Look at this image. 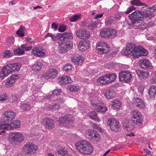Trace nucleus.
<instances>
[{"mask_svg": "<svg viewBox=\"0 0 156 156\" xmlns=\"http://www.w3.org/2000/svg\"><path fill=\"white\" fill-rule=\"evenodd\" d=\"M58 152L59 154L62 156H65L66 155L67 151L66 150L65 148H63L58 151Z\"/></svg>", "mask_w": 156, "mask_h": 156, "instance_id": "53", "label": "nucleus"}, {"mask_svg": "<svg viewBox=\"0 0 156 156\" xmlns=\"http://www.w3.org/2000/svg\"><path fill=\"white\" fill-rule=\"evenodd\" d=\"M153 14L148 12H141L139 11H135L129 15V18L132 20H144L147 18L152 17Z\"/></svg>", "mask_w": 156, "mask_h": 156, "instance_id": "2", "label": "nucleus"}, {"mask_svg": "<svg viewBox=\"0 0 156 156\" xmlns=\"http://www.w3.org/2000/svg\"><path fill=\"white\" fill-rule=\"evenodd\" d=\"M135 9V8L134 6H132L128 8L126 11L124 12V13L126 14H128Z\"/></svg>", "mask_w": 156, "mask_h": 156, "instance_id": "56", "label": "nucleus"}, {"mask_svg": "<svg viewBox=\"0 0 156 156\" xmlns=\"http://www.w3.org/2000/svg\"><path fill=\"white\" fill-rule=\"evenodd\" d=\"M69 89L71 91L77 92L80 90V88L79 87L72 85L69 86Z\"/></svg>", "mask_w": 156, "mask_h": 156, "instance_id": "47", "label": "nucleus"}, {"mask_svg": "<svg viewBox=\"0 0 156 156\" xmlns=\"http://www.w3.org/2000/svg\"><path fill=\"white\" fill-rule=\"evenodd\" d=\"M45 38L48 37H50L52 40L54 41L59 40L62 37V34H58L56 36H54L51 33H48L45 36Z\"/></svg>", "mask_w": 156, "mask_h": 156, "instance_id": "32", "label": "nucleus"}, {"mask_svg": "<svg viewBox=\"0 0 156 156\" xmlns=\"http://www.w3.org/2000/svg\"><path fill=\"white\" fill-rule=\"evenodd\" d=\"M142 6L141 9L142 11H149L148 10H149V7L146 4L144 3H143L142 4L141 6Z\"/></svg>", "mask_w": 156, "mask_h": 156, "instance_id": "54", "label": "nucleus"}, {"mask_svg": "<svg viewBox=\"0 0 156 156\" xmlns=\"http://www.w3.org/2000/svg\"><path fill=\"white\" fill-rule=\"evenodd\" d=\"M80 17V15L79 14H75L71 16L70 20L71 22H74L78 20Z\"/></svg>", "mask_w": 156, "mask_h": 156, "instance_id": "48", "label": "nucleus"}, {"mask_svg": "<svg viewBox=\"0 0 156 156\" xmlns=\"http://www.w3.org/2000/svg\"><path fill=\"white\" fill-rule=\"evenodd\" d=\"M77 36L80 39H88L90 37V34L89 31L86 30L80 29L76 32Z\"/></svg>", "mask_w": 156, "mask_h": 156, "instance_id": "18", "label": "nucleus"}, {"mask_svg": "<svg viewBox=\"0 0 156 156\" xmlns=\"http://www.w3.org/2000/svg\"><path fill=\"white\" fill-rule=\"evenodd\" d=\"M42 124L46 129H51L54 128L55 125L54 120L51 119L47 118L42 121Z\"/></svg>", "mask_w": 156, "mask_h": 156, "instance_id": "15", "label": "nucleus"}, {"mask_svg": "<svg viewBox=\"0 0 156 156\" xmlns=\"http://www.w3.org/2000/svg\"><path fill=\"white\" fill-rule=\"evenodd\" d=\"M20 109L23 111H29L31 108L30 104L27 103L21 104L20 106Z\"/></svg>", "mask_w": 156, "mask_h": 156, "instance_id": "37", "label": "nucleus"}, {"mask_svg": "<svg viewBox=\"0 0 156 156\" xmlns=\"http://www.w3.org/2000/svg\"><path fill=\"white\" fill-rule=\"evenodd\" d=\"M8 98L7 94L6 93H4L0 95V101H4L7 100Z\"/></svg>", "mask_w": 156, "mask_h": 156, "instance_id": "55", "label": "nucleus"}, {"mask_svg": "<svg viewBox=\"0 0 156 156\" xmlns=\"http://www.w3.org/2000/svg\"><path fill=\"white\" fill-rule=\"evenodd\" d=\"M72 118V115H67L62 116L59 119L60 123L61 125L63 124L66 126V124H69L72 122L73 120Z\"/></svg>", "mask_w": 156, "mask_h": 156, "instance_id": "22", "label": "nucleus"}, {"mask_svg": "<svg viewBox=\"0 0 156 156\" xmlns=\"http://www.w3.org/2000/svg\"><path fill=\"white\" fill-rule=\"evenodd\" d=\"M18 75H12L10 78H8L6 80L5 86L7 87H9L12 86L15 82L16 79L19 78Z\"/></svg>", "mask_w": 156, "mask_h": 156, "instance_id": "20", "label": "nucleus"}, {"mask_svg": "<svg viewBox=\"0 0 156 156\" xmlns=\"http://www.w3.org/2000/svg\"><path fill=\"white\" fill-rule=\"evenodd\" d=\"M59 106L56 103H51L49 104L48 106V108L49 110H58L59 108Z\"/></svg>", "mask_w": 156, "mask_h": 156, "instance_id": "42", "label": "nucleus"}, {"mask_svg": "<svg viewBox=\"0 0 156 156\" xmlns=\"http://www.w3.org/2000/svg\"><path fill=\"white\" fill-rule=\"evenodd\" d=\"M139 64L141 68L144 69L151 70L153 68V66L151 65V63L147 59H141L140 60Z\"/></svg>", "mask_w": 156, "mask_h": 156, "instance_id": "19", "label": "nucleus"}, {"mask_svg": "<svg viewBox=\"0 0 156 156\" xmlns=\"http://www.w3.org/2000/svg\"><path fill=\"white\" fill-rule=\"evenodd\" d=\"M21 48L26 51H27L30 50L32 48V46L30 45L28 46L27 44H23L21 46Z\"/></svg>", "mask_w": 156, "mask_h": 156, "instance_id": "52", "label": "nucleus"}, {"mask_svg": "<svg viewBox=\"0 0 156 156\" xmlns=\"http://www.w3.org/2000/svg\"><path fill=\"white\" fill-rule=\"evenodd\" d=\"M107 123L110 126V129L113 131L117 132L121 129V126L119 124V121L115 118L109 119Z\"/></svg>", "mask_w": 156, "mask_h": 156, "instance_id": "10", "label": "nucleus"}, {"mask_svg": "<svg viewBox=\"0 0 156 156\" xmlns=\"http://www.w3.org/2000/svg\"><path fill=\"white\" fill-rule=\"evenodd\" d=\"M152 83H156V75H154L151 80Z\"/></svg>", "mask_w": 156, "mask_h": 156, "instance_id": "62", "label": "nucleus"}, {"mask_svg": "<svg viewBox=\"0 0 156 156\" xmlns=\"http://www.w3.org/2000/svg\"><path fill=\"white\" fill-rule=\"evenodd\" d=\"M109 49L108 45L105 42H101L97 44V51L99 54L105 53L108 52Z\"/></svg>", "mask_w": 156, "mask_h": 156, "instance_id": "12", "label": "nucleus"}, {"mask_svg": "<svg viewBox=\"0 0 156 156\" xmlns=\"http://www.w3.org/2000/svg\"><path fill=\"white\" fill-rule=\"evenodd\" d=\"M117 75L115 73L106 74L100 77L97 80V83L99 84L105 85L111 83L115 81Z\"/></svg>", "mask_w": 156, "mask_h": 156, "instance_id": "5", "label": "nucleus"}, {"mask_svg": "<svg viewBox=\"0 0 156 156\" xmlns=\"http://www.w3.org/2000/svg\"><path fill=\"white\" fill-rule=\"evenodd\" d=\"M89 117L92 120L99 122L100 121L99 118L97 116V114L94 111H92L89 114Z\"/></svg>", "mask_w": 156, "mask_h": 156, "instance_id": "34", "label": "nucleus"}, {"mask_svg": "<svg viewBox=\"0 0 156 156\" xmlns=\"http://www.w3.org/2000/svg\"><path fill=\"white\" fill-rule=\"evenodd\" d=\"M4 70L3 69V68L2 69V70L0 72V77L2 79H3L5 77H6L4 75L3 72H4Z\"/></svg>", "mask_w": 156, "mask_h": 156, "instance_id": "63", "label": "nucleus"}, {"mask_svg": "<svg viewBox=\"0 0 156 156\" xmlns=\"http://www.w3.org/2000/svg\"><path fill=\"white\" fill-rule=\"evenodd\" d=\"M93 128L94 129L99 130L101 128L97 124H93L92 125Z\"/></svg>", "mask_w": 156, "mask_h": 156, "instance_id": "61", "label": "nucleus"}, {"mask_svg": "<svg viewBox=\"0 0 156 156\" xmlns=\"http://www.w3.org/2000/svg\"><path fill=\"white\" fill-rule=\"evenodd\" d=\"M131 120L135 124L139 126L143 123V119L141 113L137 110H133L131 112Z\"/></svg>", "mask_w": 156, "mask_h": 156, "instance_id": "6", "label": "nucleus"}, {"mask_svg": "<svg viewBox=\"0 0 156 156\" xmlns=\"http://www.w3.org/2000/svg\"><path fill=\"white\" fill-rule=\"evenodd\" d=\"M156 10V5H154L152 7H149V11H148V12L145 11V12H148V13H149L151 14H152V13H150V11H151V10H152V12H154V11H155ZM153 14V15H152V17L153 16V14Z\"/></svg>", "mask_w": 156, "mask_h": 156, "instance_id": "59", "label": "nucleus"}, {"mask_svg": "<svg viewBox=\"0 0 156 156\" xmlns=\"http://www.w3.org/2000/svg\"><path fill=\"white\" fill-rule=\"evenodd\" d=\"M91 104L92 106L98 112L105 113L108 110L107 107L103 103H95L93 102H91Z\"/></svg>", "mask_w": 156, "mask_h": 156, "instance_id": "14", "label": "nucleus"}, {"mask_svg": "<svg viewBox=\"0 0 156 156\" xmlns=\"http://www.w3.org/2000/svg\"><path fill=\"white\" fill-rule=\"evenodd\" d=\"M76 149L81 153L85 154H91L93 151V147L88 141L82 140L76 143Z\"/></svg>", "mask_w": 156, "mask_h": 156, "instance_id": "1", "label": "nucleus"}, {"mask_svg": "<svg viewBox=\"0 0 156 156\" xmlns=\"http://www.w3.org/2000/svg\"><path fill=\"white\" fill-rule=\"evenodd\" d=\"M32 52L34 56L40 58H42L45 55V52L43 47H34L32 51Z\"/></svg>", "mask_w": 156, "mask_h": 156, "instance_id": "16", "label": "nucleus"}, {"mask_svg": "<svg viewBox=\"0 0 156 156\" xmlns=\"http://www.w3.org/2000/svg\"><path fill=\"white\" fill-rule=\"evenodd\" d=\"M72 65L70 63H68L65 65L63 68V71L67 73L70 72L72 70Z\"/></svg>", "mask_w": 156, "mask_h": 156, "instance_id": "44", "label": "nucleus"}, {"mask_svg": "<svg viewBox=\"0 0 156 156\" xmlns=\"http://www.w3.org/2000/svg\"><path fill=\"white\" fill-rule=\"evenodd\" d=\"M42 66V62H37L32 66V69L33 70L39 71L41 70Z\"/></svg>", "mask_w": 156, "mask_h": 156, "instance_id": "36", "label": "nucleus"}, {"mask_svg": "<svg viewBox=\"0 0 156 156\" xmlns=\"http://www.w3.org/2000/svg\"><path fill=\"white\" fill-rule=\"evenodd\" d=\"M103 15V13L97 14L96 15V16L95 17V19H97L99 18H101V17H102Z\"/></svg>", "mask_w": 156, "mask_h": 156, "instance_id": "64", "label": "nucleus"}, {"mask_svg": "<svg viewBox=\"0 0 156 156\" xmlns=\"http://www.w3.org/2000/svg\"><path fill=\"white\" fill-rule=\"evenodd\" d=\"M59 44L58 46L59 53L62 54L65 53L70 47V44L69 43L63 42Z\"/></svg>", "mask_w": 156, "mask_h": 156, "instance_id": "21", "label": "nucleus"}, {"mask_svg": "<svg viewBox=\"0 0 156 156\" xmlns=\"http://www.w3.org/2000/svg\"><path fill=\"white\" fill-rule=\"evenodd\" d=\"M24 138L21 133L18 132H12L9 136V140L12 144L19 143L23 141Z\"/></svg>", "mask_w": 156, "mask_h": 156, "instance_id": "8", "label": "nucleus"}, {"mask_svg": "<svg viewBox=\"0 0 156 156\" xmlns=\"http://www.w3.org/2000/svg\"><path fill=\"white\" fill-rule=\"evenodd\" d=\"M133 104L137 108L140 109L144 108L145 106V102L138 98H136L133 99Z\"/></svg>", "mask_w": 156, "mask_h": 156, "instance_id": "25", "label": "nucleus"}, {"mask_svg": "<svg viewBox=\"0 0 156 156\" xmlns=\"http://www.w3.org/2000/svg\"><path fill=\"white\" fill-rule=\"evenodd\" d=\"M14 54L18 55H22L24 53V51L21 48H18L14 51Z\"/></svg>", "mask_w": 156, "mask_h": 156, "instance_id": "45", "label": "nucleus"}, {"mask_svg": "<svg viewBox=\"0 0 156 156\" xmlns=\"http://www.w3.org/2000/svg\"><path fill=\"white\" fill-rule=\"evenodd\" d=\"M71 58L72 62L77 66L81 64L84 60V58L80 55H72Z\"/></svg>", "mask_w": 156, "mask_h": 156, "instance_id": "23", "label": "nucleus"}, {"mask_svg": "<svg viewBox=\"0 0 156 156\" xmlns=\"http://www.w3.org/2000/svg\"><path fill=\"white\" fill-rule=\"evenodd\" d=\"M143 2H140L139 0H133L130 2V4L132 5L137 6H141Z\"/></svg>", "mask_w": 156, "mask_h": 156, "instance_id": "50", "label": "nucleus"}, {"mask_svg": "<svg viewBox=\"0 0 156 156\" xmlns=\"http://www.w3.org/2000/svg\"><path fill=\"white\" fill-rule=\"evenodd\" d=\"M89 48V44L86 42L80 41L79 43L78 48L80 51H84Z\"/></svg>", "mask_w": 156, "mask_h": 156, "instance_id": "27", "label": "nucleus"}, {"mask_svg": "<svg viewBox=\"0 0 156 156\" xmlns=\"http://www.w3.org/2000/svg\"><path fill=\"white\" fill-rule=\"evenodd\" d=\"M109 39L113 38L117 35V32L114 29L108 28Z\"/></svg>", "mask_w": 156, "mask_h": 156, "instance_id": "41", "label": "nucleus"}, {"mask_svg": "<svg viewBox=\"0 0 156 156\" xmlns=\"http://www.w3.org/2000/svg\"><path fill=\"white\" fill-rule=\"evenodd\" d=\"M58 73V71L55 69H49L46 73L44 74V77L46 79H54L57 76Z\"/></svg>", "mask_w": 156, "mask_h": 156, "instance_id": "17", "label": "nucleus"}, {"mask_svg": "<svg viewBox=\"0 0 156 156\" xmlns=\"http://www.w3.org/2000/svg\"><path fill=\"white\" fill-rule=\"evenodd\" d=\"M119 74L120 81L123 83L129 82L132 77L131 74L128 71H122Z\"/></svg>", "mask_w": 156, "mask_h": 156, "instance_id": "13", "label": "nucleus"}, {"mask_svg": "<svg viewBox=\"0 0 156 156\" xmlns=\"http://www.w3.org/2000/svg\"><path fill=\"white\" fill-rule=\"evenodd\" d=\"M37 148V146L32 143L27 144L23 148L22 155L23 156H30L36 153Z\"/></svg>", "mask_w": 156, "mask_h": 156, "instance_id": "4", "label": "nucleus"}, {"mask_svg": "<svg viewBox=\"0 0 156 156\" xmlns=\"http://www.w3.org/2000/svg\"><path fill=\"white\" fill-rule=\"evenodd\" d=\"M66 29V27L65 26L61 25L60 26L58 29V31L61 32H64Z\"/></svg>", "mask_w": 156, "mask_h": 156, "instance_id": "58", "label": "nucleus"}, {"mask_svg": "<svg viewBox=\"0 0 156 156\" xmlns=\"http://www.w3.org/2000/svg\"><path fill=\"white\" fill-rule=\"evenodd\" d=\"M86 138L91 142H97L100 139V134L96 131L92 129H88L85 134Z\"/></svg>", "mask_w": 156, "mask_h": 156, "instance_id": "7", "label": "nucleus"}, {"mask_svg": "<svg viewBox=\"0 0 156 156\" xmlns=\"http://www.w3.org/2000/svg\"><path fill=\"white\" fill-rule=\"evenodd\" d=\"M97 27L96 22H92L90 23L88 26V29L90 30H94Z\"/></svg>", "mask_w": 156, "mask_h": 156, "instance_id": "49", "label": "nucleus"}, {"mask_svg": "<svg viewBox=\"0 0 156 156\" xmlns=\"http://www.w3.org/2000/svg\"><path fill=\"white\" fill-rule=\"evenodd\" d=\"M114 91L113 90H107L105 93L104 94L105 97L108 99L113 98L115 95Z\"/></svg>", "mask_w": 156, "mask_h": 156, "instance_id": "31", "label": "nucleus"}, {"mask_svg": "<svg viewBox=\"0 0 156 156\" xmlns=\"http://www.w3.org/2000/svg\"><path fill=\"white\" fill-rule=\"evenodd\" d=\"M62 37L67 38L69 39H71L73 38V34L69 32H65L62 34Z\"/></svg>", "mask_w": 156, "mask_h": 156, "instance_id": "46", "label": "nucleus"}, {"mask_svg": "<svg viewBox=\"0 0 156 156\" xmlns=\"http://www.w3.org/2000/svg\"><path fill=\"white\" fill-rule=\"evenodd\" d=\"M137 49V52L136 53V57L137 56H145L147 55L148 52L142 46L139 47Z\"/></svg>", "mask_w": 156, "mask_h": 156, "instance_id": "28", "label": "nucleus"}, {"mask_svg": "<svg viewBox=\"0 0 156 156\" xmlns=\"http://www.w3.org/2000/svg\"><path fill=\"white\" fill-rule=\"evenodd\" d=\"M21 66V64L18 63L9 64L3 67L4 70L3 73L5 76H7L11 73L19 71Z\"/></svg>", "mask_w": 156, "mask_h": 156, "instance_id": "3", "label": "nucleus"}, {"mask_svg": "<svg viewBox=\"0 0 156 156\" xmlns=\"http://www.w3.org/2000/svg\"><path fill=\"white\" fill-rule=\"evenodd\" d=\"M13 55L12 52L11 51L7 50L5 52L3 55V56L6 58L11 57Z\"/></svg>", "mask_w": 156, "mask_h": 156, "instance_id": "51", "label": "nucleus"}, {"mask_svg": "<svg viewBox=\"0 0 156 156\" xmlns=\"http://www.w3.org/2000/svg\"><path fill=\"white\" fill-rule=\"evenodd\" d=\"M111 106L114 109L119 110L122 103L119 100L114 99L111 101Z\"/></svg>", "mask_w": 156, "mask_h": 156, "instance_id": "29", "label": "nucleus"}, {"mask_svg": "<svg viewBox=\"0 0 156 156\" xmlns=\"http://www.w3.org/2000/svg\"><path fill=\"white\" fill-rule=\"evenodd\" d=\"M3 119L5 122H8L14 119L15 116L14 112L12 111H5L3 115Z\"/></svg>", "mask_w": 156, "mask_h": 156, "instance_id": "24", "label": "nucleus"}, {"mask_svg": "<svg viewBox=\"0 0 156 156\" xmlns=\"http://www.w3.org/2000/svg\"><path fill=\"white\" fill-rule=\"evenodd\" d=\"M51 27L54 29L55 30H56L58 28V24L56 22H53L51 24Z\"/></svg>", "mask_w": 156, "mask_h": 156, "instance_id": "60", "label": "nucleus"}, {"mask_svg": "<svg viewBox=\"0 0 156 156\" xmlns=\"http://www.w3.org/2000/svg\"><path fill=\"white\" fill-rule=\"evenodd\" d=\"M59 80L61 83L64 84H67L72 82V80L70 78L66 76L59 78Z\"/></svg>", "mask_w": 156, "mask_h": 156, "instance_id": "33", "label": "nucleus"}, {"mask_svg": "<svg viewBox=\"0 0 156 156\" xmlns=\"http://www.w3.org/2000/svg\"><path fill=\"white\" fill-rule=\"evenodd\" d=\"M108 28H105L101 30L100 32V35L102 37L109 39Z\"/></svg>", "mask_w": 156, "mask_h": 156, "instance_id": "40", "label": "nucleus"}, {"mask_svg": "<svg viewBox=\"0 0 156 156\" xmlns=\"http://www.w3.org/2000/svg\"><path fill=\"white\" fill-rule=\"evenodd\" d=\"M142 27L141 30H143L146 28H148L154 26V23L152 22H149L147 23H144Z\"/></svg>", "mask_w": 156, "mask_h": 156, "instance_id": "43", "label": "nucleus"}, {"mask_svg": "<svg viewBox=\"0 0 156 156\" xmlns=\"http://www.w3.org/2000/svg\"><path fill=\"white\" fill-rule=\"evenodd\" d=\"M141 20H132V23L135 29L141 30L142 25L141 24L140 21Z\"/></svg>", "mask_w": 156, "mask_h": 156, "instance_id": "35", "label": "nucleus"}, {"mask_svg": "<svg viewBox=\"0 0 156 156\" xmlns=\"http://www.w3.org/2000/svg\"><path fill=\"white\" fill-rule=\"evenodd\" d=\"M122 124L123 127L127 130L130 131L133 129V126L128 119L124 120L122 121Z\"/></svg>", "mask_w": 156, "mask_h": 156, "instance_id": "26", "label": "nucleus"}, {"mask_svg": "<svg viewBox=\"0 0 156 156\" xmlns=\"http://www.w3.org/2000/svg\"><path fill=\"white\" fill-rule=\"evenodd\" d=\"M61 92L62 90L61 89H56L52 91V94L54 95L57 96L59 95Z\"/></svg>", "mask_w": 156, "mask_h": 156, "instance_id": "57", "label": "nucleus"}, {"mask_svg": "<svg viewBox=\"0 0 156 156\" xmlns=\"http://www.w3.org/2000/svg\"><path fill=\"white\" fill-rule=\"evenodd\" d=\"M137 48L135 46L134 44L132 43H129L127 44L126 49L124 50L123 52L126 55L132 54V55H133L135 56L136 55V52H137Z\"/></svg>", "mask_w": 156, "mask_h": 156, "instance_id": "11", "label": "nucleus"}, {"mask_svg": "<svg viewBox=\"0 0 156 156\" xmlns=\"http://www.w3.org/2000/svg\"><path fill=\"white\" fill-rule=\"evenodd\" d=\"M149 94L151 97H154L156 94V86L153 85L151 86L149 89Z\"/></svg>", "mask_w": 156, "mask_h": 156, "instance_id": "38", "label": "nucleus"}, {"mask_svg": "<svg viewBox=\"0 0 156 156\" xmlns=\"http://www.w3.org/2000/svg\"><path fill=\"white\" fill-rule=\"evenodd\" d=\"M20 121L18 120H15L10 124H0V130H10L14 128L16 129L20 126Z\"/></svg>", "mask_w": 156, "mask_h": 156, "instance_id": "9", "label": "nucleus"}, {"mask_svg": "<svg viewBox=\"0 0 156 156\" xmlns=\"http://www.w3.org/2000/svg\"><path fill=\"white\" fill-rule=\"evenodd\" d=\"M25 30V28L24 26L23 25H21L20 26L19 29L16 32V34L19 36L23 37L24 35L25 34L24 31Z\"/></svg>", "mask_w": 156, "mask_h": 156, "instance_id": "39", "label": "nucleus"}, {"mask_svg": "<svg viewBox=\"0 0 156 156\" xmlns=\"http://www.w3.org/2000/svg\"><path fill=\"white\" fill-rule=\"evenodd\" d=\"M136 74L140 80L146 79L149 75V73L143 70H138L136 72Z\"/></svg>", "mask_w": 156, "mask_h": 156, "instance_id": "30", "label": "nucleus"}]
</instances>
